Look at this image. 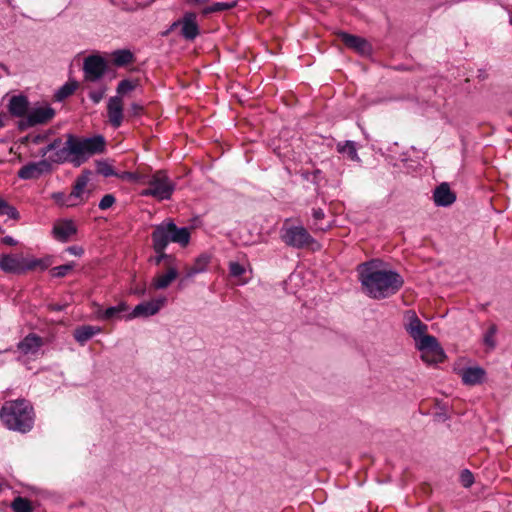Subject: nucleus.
<instances>
[{
  "instance_id": "1",
  "label": "nucleus",
  "mask_w": 512,
  "mask_h": 512,
  "mask_svg": "<svg viewBox=\"0 0 512 512\" xmlns=\"http://www.w3.org/2000/svg\"><path fill=\"white\" fill-rule=\"evenodd\" d=\"M380 259H371L357 266L358 280L363 292L370 298L381 300L398 293L404 278L396 270L383 269Z\"/></svg>"
},
{
  "instance_id": "2",
  "label": "nucleus",
  "mask_w": 512,
  "mask_h": 512,
  "mask_svg": "<svg viewBox=\"0 0 512 512\" xmlns=\"http://www.w3.org/2000/svg\"><path fill=\"white\" fill-rule=\"evenodd\" d=\"M65 138L64 146L53 153L52 161L56 164L72 163L74 167H79L91 156L106 150V139L101 134L82 137L67 133Z\"/></svg>"
},
{
  "instance_id": "3",
  "label": "nucleus",
  "mask_w": 512,
  "mask_h": 512,
  "mask_svg": "<svg viewBox=\"0 0 512 512\" xmlns=\"http://www.w3.org/2000/svg\"><path fill=\"white\" fill-rule=\"evenodd\" d=\"M0 419L9 430L27 433L34 425L33 407L26 399L6 402L0 410Z\"/></svg>"
},
{
  "instance_id": "4",
  "label": "nucleus",
  "mask_w": 512,
  "mask_h": 512,
  "mask_svg": "<svg viewBox=\"0 0 512 512\" xmlns=\"http://www.w3.org/2000/svg\"><path fill=\"white\" fill-rule=\"evenodd\" d=\"M288 219L285 220L283 226L280 228L279 237L280 240L288 247L294 249H304L317 245V240L310 235L308 230L302 225H291L288 226Z\"/></svg>"
},
{
  "instance_id": "5",
  "label": "nucleus",
  "mask_w": 512,
  "mask_h": 512,
  "mask_svg": "<svg viewBox=\"0 0 512 512\" xmlns=\"http://www.w3.org/2000/svg\"><path fill=\"white\" fill-rule=\"evenodd\" d=\"M149 187L142 192L144 196H152L159 201L170 200L176 184L164 171H158L148 181Z\"/></svg>"
},
{
  "instance_id": "6",
  "label": "nucleus",
  "mask_w": 512,
  "mask_h": 512,
  "mask_svg": "<svg viewBox=\"0 0 512 512\" xmlns=\"http://www.w3.org/2000/svg\"><path fill=\"white\" fill-rule=\"evenodd\" d=\"M416 348L421 352V359L428 364L442 363L446 359L444 349L435 336L425 334L415 341Z\"/></svg>"
},
{
  "instance_id": "7",
  "label": "nucleus",
  "mask_w": 512,
  "mask_h": 512,
  "mask_svg": "<svg viewBox=\"0 0 512 512\" xmlns=\"http://www.w3.org/2000/svg\"><path fill=\"white\" fill-rule=\"evenodd\" d=\"M55 114V109L48 104L29 108L27 116L17 122V128L19 131H25L37 125L47 124Z\"/></svg>"
},
{
  "instance_id": "8",
  "label": "nucleus",
  "mask_w": 512,
  "mask_h": 512,
  "mask_svg": "<svg viewBox=\"0 0 512 512\" xmlns=\"http://www.w3.org/2000/svg\"><path fill=\"white\" fill-rule=\"evenodd\" d=\"M108 67V61L100 54L88 55L83 62L85 80L89 82L100 81L107 73Z\"/></svg>"
},
{
  "instance_id": "9",
  "label": "nucleus",
  "mask_w": 512,
  "mask_h": 512,
  "mask_svg": "<svg viewBox=\"0 0 512 512\" xmlns=\"http://www.w3.org/2000/svg\"><path fill=\"white\" fill-rule=\"evenodd\" d=\"M52 157L53 153L50 154L47 159H41L37 162H28L17 172L18 178L22 180H36L43 175L51 174L53 171V164H56L55 161H52Z\"/></svg>"
},
{
  "instance_id": "10",
  "label": "nucleus",
  "mask_w": 512,
  "mask_h": 512,
  "mask_svg": "<svg viewBox=\"0 0 512 512\" xmlns=\"http://www.w3.org/2000/svg\"><path fill=\"white\" fill-rule=\"evenodd\" d=\"M197 18L198 15L194 11H186L181 16V29H179L178 35L186 42H194L201 34Z\"/></svg>"
},
{
  "instance_id": "11",
  "label": "nucleus",
  "mask_w": 512,
  "mask_h": 512,
  "mask_svg": "<svg viewBox=\"0 0 512 512\" xmlns=\"http://www.w3.org/2000/svg\"><path fill=\"white\" fill-rule=\"evenodd\" d=\"M337 37L347 48L357 52L361 56H370L373 53L371 43L361 36L353 35L346 31H339Z\"/></svg>"
},
{
  "instance_id": "12",
  "label": "nucleus",
  "mask_w": 512,
  "mask_h": 512,
  "mask_svg": "<svg viewBox=\"0 0 512 512\" xmlns=\"http://www.w3.org/2000/svg\"><path fill=\"white\" fill-rule=\"evenodd\" d=\"M457 199L456 193L451 190L447 182L436 186L433 192V201L437 207H449Z\"/></svg>"
},
{
  "instance_id": "13",
  "label": "nucleus",
  "mask_w": 512,
  "mask_h": 512,
  "mask_svg": "<svg viewBox=\"0 0 512 512\" xmlns=\"http://www.w3.org/2000/svg\"><path fill=\"white\" fill-rule=\"evenodd\" d=\"M7 107L11 116L23 119L27 116L30 102L28 97L23 94L14 95L10 98Z\"/></svg>"
},
{
  "instance_id": "14",
  "label": "nucleus",
  "mask_w": 512,
  "mask_h": 512,
  "mask_svg": "<svg viewBox=\"0 0 512 512\" xmlns=\"http://www.w3.org/2000/svg\"><path fill=\"white\" fill-rule=\"evenodd\" d=\"M109 122L113 128H119L123 122V106L120 96L110 97L107 104Z\"/></svg>"
},
{
  "instance_id": "15",
  "label": "nucleus",
  "mask_w": 512,
  "mask_h": 512,
  "mask_svg": "<svg viewBox=\"0 0 512 512\" xmlns=\"http://www.w3.org/2000/svg\"><path fill=\"white\" fill-rule=\"evenodd\" d=\"M460 375L465 385L475 386L485 381L486 371L480 366H468L461 369Z\"/></svg>"
},
{
  "instance_id": "16",
  "label": "nucleus",
  "mask_w": 512,
  "mask_h": 512,
  "mask_svg": "<svg viewBox=\"0 0 512 512\" xmlns=\"http://www.w3.org/2000/svg\"><path fill=\"white\" fill-rule=\"evenodd\" d=\"M44 345L43 338L35 333H29L18 344V350L24 355L36 354Z\"/></svg>"
},
{
  "instance_id": "17",
  "label": "nucleus",
  "mask_w": 512,
  "mask_h": 512,
  "mask_svg": "<svg viewBox=\"0 0 512 512\" xmlns=\"http://www.w3.org/2000/svg\"><path fill=\"white\" fill-rule=\"evenodd\" d=\"M52 233L58 241L66 243L71 235L77 233V227L73 220L64 219L59 224L54 225Z\"/></svg>"
},
{
  "instance_id": "18",
  "label": "nucleus",
  "mask_w": 512,
  "mask_h": 512,
  "mask_svg": "<svg viewBox=\"0 0 512 512\" xmlns=\"http://www.w3.org/2000/svg\"><path fill=\"white\" fill-rule=\"evenodd\" d=\"M158 313V306L151 301H144L136 305L133 310L126 315L127 320L134 318H147Z\"/></svg>"
},
{
  "instance_id": "19",
  "label": "nucleus",
  "mask_w": 512,
  "mask_h": 512,
  "mask_svg": "<svg viewBox=\"0 0 512 512\" xmlns=\"http://www.w3.org/2000/svg\"><path fill=\"white\" fill-rule=\"evenodd\" d=\"M408 313H411V316L409 318V323L405 326V329L413 340L416 341L427 334L426 331L428 327L418 318L414 311H409Z\"/></svg>"
},
{
  "instance_id": "20",
  "label": "nucleus",
  "mask_w": 512,
  "mask_h": 512,
  "mask_svg": "<svg viewBox=\"0 0 512 512\" xmlns=\"http://www.w3.org/2000/svg\"><path fill=\"white\" fill-rule=\"evenodd\" d=\"M0 270L6 274L21 275L20 257L13 254H1Z\"/></svg>"
},
{
  "instance_id": "21",
  "label": "nucleus",
  "mask_w": 512,
  "mask_h": 512,
  "mask_svg": "<svg viewBox=\"0 0 512 512\" xmlns=\"http://www.w3.org/2000/svg\"><path fill=\"white\" fill-rule=\"evenodd\" d=\"M152 247L167 248L169 245L168 231L166 229L165 221L155 225L151 233Z\"/></svg>"
},
{
  "instance_id": "22",
  "label": "nucleus",
  "mask_w": 512,
  "mask_h": 512,
  "mask_svg": "<svg viewBox=\"0 0 512 512\" xmlns=\"http://www.w3.org/2000/svg\"><path fill=\"white\" fill-rule=\"evenodd\" d=\"M102 328L99 326H91V325H82L78 326L74 332V339L80 344L84 345L87 341H89L94 335L100 333Z\"/></svg>"
},
{
  "instance_id": "23",
  "label": "nucleus",
  "mask_w": 512,
  "mask_h": 512,
  "mask_svg": "<svg viewBox=\"0 0 512 512\" xmlns=\"http://www.w3.org/2000/svg\"><path fill=\"white\" fill-rule=\"evenodd\" d=\"M179 272L177 268L170 267L167 272L153 279L152 286L157 290L166 289L178 278Z\"/></svg>"
},
{
  "instance_id": "24",
  "label": "nucleus",
  "mask_w": 512,
  "mask_h": 512,
  "mask_svg": "<svg viewBox=\"0 0 512 512\" xmlns=\"http://www.w3.org/2000/svg\"><path fill=\"white\" fill-rule=\"evenodd\" d=\"M212 255L204 252L196 257L194 265L188 268V277H194L197 274L207 271V266L211 262Z\"/></svg>"
},
{
  "instance_id": "25",
  "label": "nucleus",
  "mask_w": 512,
  "mask_h": 512,
  "mask_svg": "<svg viewBox=\"0 0 512 512\" xmlns=\"http://www.w3.org/2000/svg\"><path fill=\"white\" fill-rule=\"evenodd\" d=\"M129 309V306L126 302H121L120 304L116 306H110L106 308L105 310H100L98 312V317L102 320H113V319H119L121 318V314L123 312H127Z\"/></svg>"
},
{
  "instance_id": "26",
  "label": "nucleus",
  "mask_w": 512,
  "mask_h": 512,
  "mask_svg": "<svg viewBox=\"0 0 512 512\" xmlns=\"http://www.w3.org/2000/svg\"><path fill=\"white\" fill-rule=\"evenodd\" d=\"M135 60V56L129 49H118L112 53V63L116 67H125Z\"/></svg>"
},
{
  "instance_id": "27",
  "label": "nucleus",
  "mask_w": 512,
  "mask_h": 512,
  "mask_svg": "<svg viewBox=\"0 0 512 512\" xmlns=\"http://www.w3.org/2000/svg\"><path fill=\"white\" fill-rule=\"evenodd\" d=\"M169 227L173 229L177 244L186 247L190 243L191 233L188 227H178L171 219H169Z\"/></svg>"
},
{
  "instance_id": "28",
  "label": "nucleus",
  "mask_w": 512,
  "mask_h": 512,
  "mask_svg": "<svg viewBox=\"0 0 512 512\" xmlns=\"http://www.w3.org/2000/svg\"><path fill=\"white\" fill-rule=\"evenodd\" d=\"M79 83L75 79H69L65 84H63L54 94V99L57 102H62L69 96H71L75 90L78 88Z\"/></svg>"
},
{
  "instance_id": "29",
  "label": "nucleus",
  "mask_w": 512,
  "mask_h": 512,
  "mask_svg": "<svg viewBox=\"0 0 512 512\" xmlns=\"http://www.w3.org/2000/svg\"><path fill=\"white\" fill-rule=\"evenodd\" d=\"M91 173L92 172L89 169H84L76 178L72 192L70 193L73 198H80L82 196L83 191L89 182V176Z\"/></svg>"
},
{
  "instance_id": "30",
  "label": "nucleus",
  "mask_w": 512,
  "mask_h": 512,
  "mask_svg": "<svg viewBox=\"0 0 512 512\" xmlns=\"http://www.w3.org/2000/svg\"><path fill=\"white\" fill-rule=\"evenodd\" d=\"M337 151L342 154H347V157L352 161H361L357 153L356 143L354 141L346 140L344 143H338Z\"/></svg>"
},
{
  "instance_id": "31",
  "label": "nucleus",
  "mask_w": 512,
  "mask_h": 512,
  "mask_svg": "<svg viewBox=\"0 0 512 512\" xmlns=\"http://www.w3.org/2000/svg\"><path fill=\"white\" fill-rule=\"evenodd\" d=\"M13 512H34L35 509L32 505V502L25 497L17 496L13 499L10 504Z\"/></svg>"
},
{
  "instance_id": "32",
  "label": "nucleus",
  "mask_w": 512,
  "mask_h": 512,
  "mask_svg": "<svg viewBox=\"0 0 512 512\" xmlns=\"http://www.w3.org/2000/svg\"><path fill=\"white\" fill-rule=\"evenodd\" d=\"M96 172L106 178L117 177L118 172L108 163L107 160L101 159L95 161Z\"/></svg>"
},
{
  "instance_id": "33",
  "label": "nucleus",
  "mask_w": 512,
  "mask_h": 512,
  "mask_svg": "<svg viewBox=\"0 0 512 512\" xmlns=\"http://www.w3.org/2000/svg\"><path fill=\"white\" fill-rule=\"evenodd\" d=\"M155 251L156 255L154 257H150L149 262L154 263L155 265H159L161 262L165 261L169 264L175 261V256L172 254H167L165 252L166 248L159 249L158 247H152Z\"/></svg>"
},
{
  "instance_id": "34",
  "label": "nucleus",
  "mask_w": 512,
  "mask_h": 512,
  "mask_svg": "<svg viewBox=\"0 0 512 512\" xmlns=\"http://www.w3.org/2000/svg\"><path fill=\"white\" fill-rule=\"evenodd\" d=\"M76 264L74 261H70L68 263H65L63 265L52 267L49 272L52 277L54 278H63L65 277L69 272H71L75 268Z\"/></svg>"
},
{
  "instance_id": "35",
  "label": "nucleus",
  "mask_w": 512,
  "mask_h": 512,
  "mask_svg": "<svg viewBox=\"0 0 512 512\" xmlns=\"http://www.w3.org/2000/svg\"><path fill=\"white\" fill-rule=\"evenodd\" d=\"M0 215H7L10 219L19 220L20 213L16 207L9 204L5 199L0 198Z\"/></svg>"
},
{
  "instance_id": "36",
  "label": "nucleus",
  "mask_w": 512,
  "mask_h": 512,
  "mask_svg": "<svg viewBox=\"0 0 512 512\" xmlns=\"http://www.w3.org/2000/svg\"><path fill=\"white\" fill-rule=\"evenodd\" d=\"M497 333V326L492 324L483 336V343L490 349H494L496 347V341L494 339L495 334Z\"/></svg>"
},
{
  "instance_id": "37",
  "label": "nucleus",
  "mask_w": 512,
  "mask_h": 512,
  "mask_svg": "<svg viewBox=\"0 0 512 512\" xmlns=\"http://www.w3.org/2000/svg\"><path fill=\"white\" fill-rule=\"evenodd\" d=\"M135 88H136L135 83H133L129 79H123L117 85V88H116L117 95L116 96H120L122 98V96L133 91Z\"/></svg>"
},
{
  "instance_id": "38",
  "label": "nucleus",
  "mask_w": 512,
  "mask_h": 512,
  "mask_svg": "<svg viewBox=\"0 0 512 512\" xmlns=\"http://www.w3.org/2000/svg\"><path fill=\"white\" fill-rule=\"evenodd\" d=\"M116 178H119L121 180H127L132 183H138L143 181V176L141 174L131 171L118 172Z\"/></svg>"
},
{
  "instance_id": "39",
  "label": "nucleus",
  "mask_w": 512,
  "mask_h": 512,
  "mask_svg": "<svg viewBox=\"0 0 512 512\" xmlns=\"http://www.w3.org/2000/svg\"><path fill=\"white\" fill-rule=\"evenodd\" d=\"M460 483L463 487L469 488L474 483V475L469 469H463L460 473Z\"/></svg>"
},
{
  "instance_id": "40",
  "label": "nucleus",
  "mask_w": 512,
  "mask_h": 512,
  "mask_svg": "<svg viewBox=\"0 0 512 512\" xmlns=\"http://www.w3.org/2000/svg\"><path fill=\"white\" fill-rule=\"evenodd\" d=\"M116 202V198L113 194H105L99 204H98V207L100 210H107L109 208H111Z\"/></svg>"
},
{
  "instance_id": "41",
  "label": "nucleus",
  "mask_w": 512,
  "mask_h": 512,
  "mask_svg": "<svg viewBox=\"0 0 512 512\" xmlns=\"http://www.w3.org/2000/svg\"><path fill=\"white\" fill-rule=\"evenodd\" d=\"M107 91V86L103 85L98 90L90 91L88 96L94 104H98L104 97Z\"/></svg>"
},
{
  "instance_id": "42",
  "label": "nucleus",
  "mask_w": 512,
  "mask_h": 512,
  "mask_svg": "<svg viewBox=\"0 0 512 512\" xmlns=\"http://www.w3.org/2000/svg\"><path fill=\"white\" fill-rule=\"evenodd\" d=\"M229 273L232 277H240L245 273V267L239 262L229 263Z\"/></svg>"
},
{
  "instance_id": "43",
  "label": "nucleus",
  "mask_w": 512,
  "mask_h": 512,
  "mask_svg": "<svg viewBox=\"0 0 512 512\" xmlns=\"http://www.w3.org/2000/svg\"><path fill=\"white\" fill-rule=\"evenodd\" d=\"M37 268L41 271L47 270L54 263V256L46 255L42 258H36Z\"/></svg>"
},
{
  "instance_id": "44",
  "label": "nucleus",
  "mask_w": 512,
  "mask_h": 512,
  "mask_svg": "<svg viewBox=\"0 0 512 512\" xmlns=\"http://www.w3.org/2000/svg\"><path fill=\"white\" fill-rule=\"evenodd\" d=\"M51 198L55 201L56 204L66 207L67 198L69 199L73 197L71 196V194L66 195L64 192L58 191L52 193Z\"/></svg>"
},
{
  "instance_id": "45",
  "label": "nucleus",
  "mask_w": 512,
  "mask_h": 512,
  "mask_svg": "<svg viewBox=\"0 0 512 512\" xmlns=\"http://www.w3.org/2000/svg\"><path fill=\"white\" fill-rule=\"evenodd\" d=\"M237 1L232 2H215V8L217 12L231 10L237 6Z\"/></svg>"
},
{
  "instance_id": "46",
  "label": "nucleus",
  "mask_w": 512,
  "mask_h": 512,
  "mask_svg": "<svg viewBox=\"0 0 512 512\" xmlns=\"http://www.w3.org/2000/svg\"><path fill=\"white\" fill-rule=\"evenodd\" d=\"M142 112H143V106L136 102L131 103V105L128 109V114L131 116H134V117L140 116Z\"/></svg>"
},
{
  "instance_id": "47",
  "label": "nucleus",
  "mask_w": 512,
  "mask_h": 512,
  "mask_svg": "<svg viewBox=\"0 0 512 512\" xmlns=\"http://www.w3.org/2000/svg\"><path fill=\"white\" fill-rule=\"evenodd\" d=\"M312 217L315 220V224H317L319 221L324 219L325 213H324L323 209H321V208H313L312 209Z\"/></svg>"
},
{
  "instance_id": "48",
  "label": "nucleus",
  "mask_w": 512,
  "mask_h": 512,
  "mask_svg": "<svg viewBox=\"0 0 512 512\" xmlns=\"http://www.w3.org/2000/svg\"><path fill=\"white\" fill-rule=\"evenodd\" d=\"M66 251L75 256H81L84 254V249L81 246L77 245L67 247Z\"/></svg>"
},
{
  "instance_id": "49",
  "label": "nucleus",
  "mask_w": 512,
  "mask_h": 512,
  "mask_svg": "<svg viewBox=\"0 0 512 512\" xmlns=\"http://www.w3.org/2000/svg\"><path fill=\"white\" fill-rule=\"evenodd\" d=\"M50 131L44 134H37L32 138L34 144H40L48 139Z\"/></svg>"
},
{
  "instance_id": "50",
  "label": "nucleus",
  "mask_w": 512,
  "mask_h": 512,
  "mask_svg": "<svg viewBox=\"0 0 512 512\" xmlns=\"http://www.w3.org/2000/svg\"><path fill=\"white\" fill-rule=\"evenodd\" d=\"M212 13H217L216 8H215V3H213L209 6H206L201 10V15L203 17H206Z\"/></svg>"
},
{
  "instance_id": "51",
  "label": "nucleus",
  "mask_w": 512,
  "mask_h": 512,
  "mask_svg": "<svg viewBox=\"0 0 512 512\" xmlns=\"http://www.w3.org/2000/svg\"><path fill=\"white\" fill-rule=\"evenodd\" d=\"M31 258L20 256L21 275L28 271V264Z\"/></svg>"
},
{
  "instance_id": "52",
  "label": "nucleus",
  "mask_w": 512,
  "mask_h": 512,
  "mask_svg": "<svg viewBox=\"0 0 512 512\" xmlns=\"http://www.w3.org/2000/svg\"><path fill=\"white\" fill-rule=\"evenodd\" d=\"M152 303H154V305H157L158 306V312L160 311V309L166 304L167 302V298L165 296H160L156 299H153V300H150Z\"/></svg>"
},
{
  "instance_id": "53",
  "label": "nucleus",
  "mask_w": 512,
  "mask_h": 512,
  "mask_svg": "<svg viewBox=\"0 0 512 512\" xmlns=\"http://www.w3.org/2000/svg\"><path fill=\"white\" fill-rule=\"evenodd\" d=\"M50 144L52 145L53 149L55 150V152L59 149H61L63 146H64V143H63V140L61 137H57L55 139H53Z\"/></svg>"
},
{
  "instance_id": "54",
  "label": "nucleus",
  "mask_w": 512,
  "mask_h": 512,
  "mask_svg": "<svg viewBox=\"0 0 512 512\" xmlns=\"http://www.w3.org/2000/svg\"><path fill=\"white\" fill-rule=\"evenodd\" d=\"M1 242L5 245H8V246H16L18 244V241L15 240L12 236H4L2 239H1Z\"/></svg>"
},
{
  "instance_id": "55",
  "label": "nucleus",
  "mask_w": 512,
  "mask_h": 512,
  "mask_svg": "<svg viewBox=\"0 0 512 512\" xmlns=\"http://www.w3.org/2000/svg\"><path fill=\"white\" fill-rule=\"evenodd\" d=\"M146 292H147V289H146V286L145 285H142V286H137L135 287L133 290H132V293L134 295H137L139 297H143L146 295Z\"/></svg>"
},
{
  "instance_id": "56",
  "label": "nucleus",
  "mask_w": 512,
  "mask_h": 512,
  "mask_svg": "<svg viewBox=\"0 0 512 512\" xmlns=\"http://www.w3.org/2000/svg\"><path fill=\"white\" fill-rule=\"evenodd\" d=\"M49 152L55 153V150L53 149L52 145L49 143L48 145L42 147L39 149V155L41 157L46 156Z\"/></svg>"
},
{
  "instance_id": "57",
  "label": "nucleus",
  "mask_w": 512,
  "mask_h": 512,
  "mask_svg": "<svg viewBox=\"0 0 512 512\" xmlns=\"http://www.w3.org/2000/svg\"><path fill=\"white\" fill-rule=\"evenodd\" d=\"M193 277H188V269L186 270V273L183 277L180 278L179 280V283H178V287L179 288H183L185 286H187L188 282L192 279Z\"/></svg>"
},
{
  "instance_id": "58",
  "label": "nucleus",
  "mask_w": 512,
  "mask_h": 512,
  "mask_svg": "<svg viewBox=\"0 0 512 512\" xmlns=\"http://www.w3.org/2000/svg\"><path fill=\"white\" fill-rule=\"evenodd\" d=\"M189 6H202L210 2V0H184Z\"/></svg>"
},
{
  "instance_id": "59",
  "label": "nucleus",
  "mask_w": 512,
  "mask_h": 512,
  "mask_svg": "<svg viewBox=\"0 0 512 512\" xmlns=\"http://www.w3.org/2000/svg\"><path fill=\"white\" fill-rule=\"evenodd\" d=\"M165 224H166V229L168 231V241H169V243L170 242L176 243V239H175V236H174L175 234L173 232V229H171L169 227V220H165Z\"/></svg>"
},
{
  "instance_id": "60",
  "label": "nucleus",
  "mask_w": 512,
  "mask_h": 512,
  "mask_svg": "<svg viewBox=\"0 0 512 512\" xmlns=\"http://www.w3.org/2000/svg\"><path fill=\"white\" fill-rule=\"evenodd\" d=\"M66 306H67V304L54 303V304L49 305V309L51 311L60 312V311H63L66 308Z\"/></svg>"
},
{
  "instance_id": "61",
  "label": "nucleus",
  "mask_w": 512,
  "mask_h": 512,
  "mask_svg": "<svg viewBox=\"0 0 512 512\" xmlns=\"http://www.w3.org/2000/svg\"><path fill=\"white\" fill-rule=\"evenodd\" d=\"M176 29H181V17L172 22V24L169 26V31H175Z\"/></svg>"
},
{
  "instance_id": "62",
  "label": "nucleus",
  "mask_w": 512,
  "mask_h": 512,
  "mask_svg": "<svg viewBox=\"0 0 512 512\" xmlns=\"http://www.w3.org/2000/svg\"><path fill=\"white\" fill-rule=\"evenodd\" d=\"M37 268L36 258H31L28 264V271L34 270Z\"/></svg>"
},
{
  "instance_id": "63",
  "label": "nucleus",
  "mask_w": 512,
  "mask_h": 512,
  "mask_svg": "<svg viewBox=\"0 0 512 512\" xmlns=\"http://www.w3.org/2000/svg\"><path fill=\"white\" fill-rule=\"evenodd\" d=\"M19 141L21 144H27L30 141V135L22 137Z\"/></svg>"
},
{
  "instance_id": "64",
  "label": "nucleus",
  "mask_w": 512,
  "mask_h": 512,
  "mask_svg": "<svg viewBox=\"0 0 512 512\" xmlns=\"http://www.w3.org/2000/svg\"><path fill=\"white\" fill-rule=\"evenodd\" d=\"M75 198H67V203H66V207H73L76 205V203L73 202Z\"/></svg>"
}]
</instances>
